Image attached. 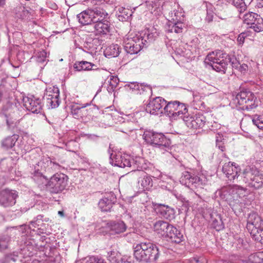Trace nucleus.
Masks as SVG:
<instances>
[{
  "mask_svg": "<svg viewBox=\"0 0 263 263\" xmlns=\"http://www.w3.org/2000/svg\"><path fill=\"white\" fill-rule=\"evenodd\" d=\"M160 245L150 242H142L133 246L134 256L141 263H155L160 256Z\"/></svg>",
  "mask_w": 263,
  "mask_h": 263,
  "instance_id": "f257e3e1",
  "label": "nucleus"
},
{
  "mask_svg": "<svg viewBox=\"0 0 263 263\" xmlns=\"http://www.w3.org/2000/svg\"><path fill=\"white\" fill-rule=\"evenodd\" d=\"M154 227L155 231L167 241L179 243L183 240L180 231L167 222L159 220L154 224Z\"/></svg>",
  "mask_w": 263,
  "mask_h": 263,
  "instance_id": "f03ea898",
  "label": "nucleus"
},
{
  "mask_svg": "<svg viewBox=\"0 0 263 263\" xmlns=\"http://www.w3.org/2000/svg\"><path fill=\"white\" fill-rule=\"evenodd\" d=\"M143 136L144 141L153 147H158L165 152L171 149V140L162 133L157 132L153 129H145Z\"/></svg>",
  "mask_w": 263,
  "mask_h": 263,
  "instance_id": "7ed1b4c3",
  "label": "nucleus"
},
{
  "mask_svg": "<svg viewBox=\"0 0 263 263\" xmlns=\"http://www.w3.org/2000/svg\"><path fill=\"white\" fill-rule=\"evenodd\" d=\"M234 101L239 105H242V109L247 110L256 108L258 104L257 98L255 95L249 89L245 87H240L239 91L237 93Z\"/></svg>",
  "mask_w": 263,
  "mask_h": 263,
  "instance_id": "20e7f679",
  "label": "nucleus"
},
{
  "mask_svg": "<svg viewBox=\"0 0 263 263\" xmlns=\"http://www.w3.org/2000/svg\"><path fill=\"white\" fill-rule=\"evenodd\" d=\"M68 176L63 173H56L51 176L46 184V189L51 194H59L66 189Z\"/></svg>",
  "mask_w": 263,
  "mask_h": 263,
  "instance_id": "39448f33",
  "label": "nucleus"
},
{
  "mask_svg": "<svg viewBox=\"0 0 263 263\" xmlns=\"http://www.w3.org/2000/svg\"><path fill=\"white\" fill-rule=\"evenodd\" d=\"M0 114L5 118L9 129H13L17 127L18 123L17 110L16 107L12 103L8 102L4 105Z\"/></svg>",
  "mask_w": 263,
  "mask_h": 263,
  "instance_id": "423d86ee",
  "label": "nucleus"
},
{
  "mask_svg": "<svg viewBox=\"0 0 263 263\" xmlns=\"http://www.w3.org/2000/svg\"><path fill=\"white\" fill-rule=\"evenodd\" d=\"M89 104L88 103L82 107H79L76 105H71L70 108L71 112L74 118L84 122H87V119H90L91 116V112L93 109H97L98 110V108L96 105H92L89 108H85Z\"/></svg>",
  "mask_w": 263,
  "mask_h": 263,
  "instance_id": "0eeeda50",
  "label": "nucleus"
},
{
  "mask_svg": "<svg viewBox=\"0 0 263 263\" xmlns=\"http://www.w3.org/2000/svg\"><path fill=\"white\" fill-rule=\"evenodd\" d=\"M243 22L256 32L263 31V18L257 13L251 12L243 16Z\"/></svg>",
  "mask_w": 263,
  "mask_h": 263,
  "instance_id": "6e6552de",
  "label": "nucleus"
},
{
  "mask_svg": "<svg viewBox=\"0 0 263 263\" xmlns=\"http://www.w3.org/2000/svg\"><path fill=\"white\" fill-rule=\"evenodd\" d=\"M183 120L189 128L193 129L202 128L206 122L205 117L201 114L184 116Z\"/></svg>",
  "mask_w": 263,
  "mask_h": 263,
  "instance_id": "1a4fd4ad",
  "label": "nucleus"
},
{
  "mask_svg": "<svg viewBox=\"0 0 263 263\" xmlns=\"http://www.w3.org/2000/svg\"><path fill=\"white\" fill-rule=\"evenodd\" d=\"M143 41V38L137 36L127 39L124 41V49L127 53L137 54L142 49V45L144 44Z\"/></svg>",
  "mask_w": 263,
  "mask_h": 263,
  "instance_id": "9d476101",
  "label": "nucleus"
},
{
  "mask_svg": "<svg viewBox=\"0 0 263 263\" xmlns=\"http://www.w3.org/2000/svg\"><path fill=\"white\" fill-rule=\"evenodd\" d=\"M166 101L162 97H156L146 105L145 111L152 115H158L164 112L163 107Z\"/></svg>",
  "mask_w": 263,
  "mask_h": 263,
  "instance_id": "9b49d317",
  "label": "nucleus"
},
{
  "mask_svg": "<svg viewBox=\"0 0 263 263\" xmlns=\"http://www.w3.org/2000/svg\"><path fill=\"white\" fill-rule=\"evenodd\" d=\"M16 192L8 189L0 192V205L4 207L12 206L16 203Z\"/></svg>",
  "mask_w": 263,
  "mask_h": 263,
  "instance_id": "f8f14e48",
  "label": "nucleus"
},
{
  "mask_svg": "<svg viewBox=\"0 0 263 263\" xmlns=\"http://www.w3.org/2000/svg\"><path fill=\"white\" fill-rule=\"evenodd\" d=\"M46 100L47 105L51 108H55L59 106L61 102L60 99V90L58 87H53L51 91H47L43 97Z\"/></svg>",
  "mask_w": 263,
  "mask_h": 263,
  "instance_id": "ddd939ff",
  "label": "nucleus"
},
{
  "mask_svg": "<svg viewBox=\"0 0 263 263\" xmlns=\"http://www.w3.org/2000/svg\"><path fill=\"white\" fill-rule=\"evenodd\" d=\"M151 165L146 160L141 157H136L134 158H132V165L129 170L131 172H136L139 173L146 174L144 171H147Z\"/></svg>",
  "mask_w": 263,
  "mask_h": 263,
  "instance_id": "4468645a",
  "label": "nucleus"
},
{
  "mask_svg": "<svg viewBox=\"0 0 263 263\" xmlns=\"http://www.w3.org/2000/svg\"><path fill=\"white\" fill-rule=\"evenodd\" d=\"M153 204L157 213L164 219L171 221L175 218L176 212L173 208L164 204L159 203Z\"/></svg>",
  "mask_w": 263,
  "mask_h": 263,
  "instance_id": "2eb2a0df",
  "label": "nucleus"
},
{
  "mask_svg": "<svg viewBox=\"0 0 263 263\" xmlns=\"http://www.w3.org/2000/svg\"><path fill=\"white\" fill-rule=\"evenodd\" d=\"M181 14V12H176L175 13V18H173V22H171L168 25V30L170 32H174L176 33H181L182 32L184 25L183 23L184 21V16L182 15V18H181L180 15Z\"/></svg>",
  "mask_w": 263,
  "mask_h": 263,
  "instance_id": "dca6fc26",
  "label": "nucleus"
},
{
  "mask_svg": "<svg viewBox=\"0 0 263 263\" xmlns=\"http://www.w3.org/2000/svg\"><path fill=\"white\" fill-rule=\"evenodd\" d=\"M24 106L29 111L32 113H39L42 109L41 101L39 98L35 99L25 98L23 99Z\"/></svg>",
  "mask_w": 263,
  "mask_h": 263,
  "instance_id": "f3484780",
  "label": "nucleus"
},
{
  "mask_svg": "<svg viewBox=\"0 0 263 263\" xmlns=\"http://www.w3.org/2000/svg\"><path fill=\"white\" fill-rule=\"evenodd\" d=\"M106 228L110 234H119L125 232L127 226L123 221H110L106 223Z\"/></svg>",
  "mask_w": 263,
  "mask_h": 263,
  "instance_id": "a211bd4d",
  "label": "nucleus"
},
{
  "mask_svg": "<svg viewBox=\"0 0 263 263\" xmlns=\"http://www.w3.org/2000/svg\"><path fill=\"white\" fill-rule=\"evenodd\" d=\"M226 58L221 60L213 61L212 62L207 63L208 65L211 66L213 69L217 72H226L229 62L231 61L230 55H226Z\"/></svg>",
  "mask_w": 263,
  "mask_h": 263,
  "instance_id": "6ab92c4d",
  "label": "nucleus"
},
{
  "mask_svg": "<svg viewBox=\"0 0 263 263\" xmlns=\"http://www.w3.org/2000/svg\"><path fill=\"white\" fill-rule=\"evenodd\" d=\"M261 218L256 212L250 213L248 216L246 228L249 232L260 226Z\"/></svg>",
  "mask_w": 263,
  "mask_h": 263,
  "instance_id": "aec40b11",
  "label": "nucleus"
},
{
  "mask_svg": "<svg viewBox=\"0 0 263 263\" xmlns=\"http://www.w3.org/2000/svg\"><path fill=\"white\" fill-rule=\"evenodd\" d=\"M73 68L77 71H89L98 69L97 65L86 61H76L73 64Z\"/></svg>",
  "mask_w": 263,
  "mask_h": 263,
  "instance_id": "412c9836",
  "label": "nucleus"
},
{
  "mask_svg": "<svg viewBox=\"0 0 263 263\" xmlns=\"http://www.w3.org/2000/svg\"><path fill=\"white\" fill-rule=\"evenodd\" d=\"M177 103L178 101L167 102L163 107L164 112L170 117H172L175 120L178 119L176 109Z\"/></svg>",
  "mask_w": 263,
  "mask_h": 263,
  "instance_id": "4be33fe9",
  "label": "nucleus"
},
{
  "mask_svg": "<svg viewBox=\"0 0 263 263\" xmlns=\"http://www.w3.org/2000/svg\"><path fill=\"white\" fill-rule=\"evenodd\" d=\"M95 23H96L95 26L97 28V35H106L110 32V24L108 21L104 20L100 21H98V22L96 21Z\"/></svg>",
  "mask_w": 263,
  "mask_h": 263,
  "instance_id": "5701e85b",
  "label": "nucleus"
},
{
  "mask_svg": "<svg viewBox=\"0 0 263 263\" xmlns=\"http://www.w3.org/2000/svg\"><path fill=\"white\" fill-rule=\"evenodd\" d=\"M233 163L231 162L226 163L222 167V172L230 180H234L237 175V168L235 166L234 170L233 166L235 165Z\"/></svg>",
  "mask_w": 263,
  "mask_h": 263,
  "instance_id": "b1692460",
  "label": "nucleus"
},
{
  "mask_svg": "<svg viewBox=\"0 0 263 263\" xmlns=\"http://www.w3.org/2000/svg\"><path fill=\"white\" fill-rule=\"evenodd\" d=\"M89 15H90V10L88 9L78 14L77 15V18L79 22L83 25H87L93 21H97V20L94 18V17Z\"/></svg>",
  "mask_w": 263,
  "mask_h": 263,
  "instance_id": "393cba45",
  "label": "nucleus"
},
{
  "mask_svg": "<svg viewBox=\"0 0 263 263\" xmlns=\"http://www.w3.org/2000/svg\"><path fill=\"white\" fill-rule=\"evenodd\" d=\"M107 258L111 263H120L122 260L121 253L114 247H111L107 252Z\"/></svg>",
  "mask_w": 263,
  "mask_h": 263,
  "instance_id": "a878e982",
  "label": "nucleus"
},
{
  "mask_svg": "<svg viewBox=\"0 0 263 263\" xmlns=\"http://www.w3.org/2000/svg\"><path fill=\"white\" fill-rule=\"evenodd\" d=\"M18 138V135L15 134L6 138L2 141V147L6 150L12 148L15 145Z\"/></svg>",
  "mask_w": 263,
  "mask_h": 263,
  "instance_id": "bb28decb",
  "label": "nucleus"
},
{
  "mask_svg": "<svg viewBox=\"0 0 263 263\" xmlns=\"http://www.w3.org/2000/svg\"><path fill=\"white\" fill-rule=\"evenodd\" d=\"M226 55H229L228 54L221 50H215L210 52L206 57L205 60H208L212 62L213 61H217L226 58Z\"/></svg>",
  "mask_w": 263,
  "mask_h": 263,
  "instance_id": "cd10ccee",
  "label": "nucleus"
},
{
  "mask_svg": "<svg viewBox=\"0 0 263 263\" xmlns=\"http://www.w3.org/2000/svg\"><path fill=\"white\" fill-rule=\"evenodd\" d=\"M132 11L128 9L119 7L117 11L116 15L119 21L124 22L127 21L132 16Z\"/></svg>",
  "mask_w": 263,
  "mask_h": 263,
  "instance_id": "c85d7f7f",
  "label": "nucleus"
},
{
  "mask_svg": "<svg viewBox=\"0 0 263 263\" xmlns=\"http://www.w3.org/2000/svg\"><path fill=\"white\" fill-rule=\"evenodd\" d=\"M90 16L94 17L97 22L105 20L108 16L107 13L104 10L100 8H95L93 9H90Z\"/></svg>",
  "mask_w": 263,
  "mask_h": 263,
  "instance_id": "c756f323",
  "label": "nucleus"
},
{
  "mask_svg": "<svg viewBox=\"0 0 263 263\" xmlns=\"http://www.w3.org/2000/svg\"><path fill=\"white\" fill-rule=\"evenodd\" d=\"M250 233L253 239L261 244L263 243V227L259 226Z\"/></svg>",
  "mask_w": 263,
  "mask_h": 263,
  "instance_id": "7c9ffc66",
  "label": "nucleus"
},
{
  "mask_svg": "<svg viewBox=\"0 0 263 263\" xmlns=\"http://www.w3.org/2000/svg\"><path fill=\"white\" fill-rule=\"evenodd\" d=\"M211 218L212 221L211 226L212 228L215 229L217 231H219L224 229V223L220 215L216 214L215 217L212 216H211Z\"/></svg>",
  "mask_w": 263,
  "mask_h": 263,
  "instance_id": "2f4dec72",
  "label": "nucleus"
},
{
  "mask_svg": "<svg viewBox=\"0 0 263 263\" xmlns=\"http://www.w3.org/2000/svg\"><path fill=\"white\" fill-rule=\"evenodd\" d=\"M128 86L129 87L130 89L139 91L142 90L143 91H148L151 93L152 92V88L151 86L148 85H144V83L139 84L137 82H133L130 83V84H129ZM140 93H141V91H140Z\"/></svg>",
  "mask_w": 263,
  "mask_h": 263,
  "instance_id": "473e14b6",
  "label": "nucleus"
},
{
  "mask_svg": "<svg viewBox=\"0 0 263 263\" xmlns=\"http://www.w3.org/2000/svg\"><path fill=\"white\" fill-rule=\"evenodd\" d=\"M249 186L258 190L263 187V176L255 175L253 177L252 181L249 183Z\"/></svg>",
  "mask_w": 263,
  "mask_h": 263,
  "instance_id": "72a5a7b5",
  "label": "nucleus"
},
{
  "mask_svg": "<svg viewBox=\"0 0 263 263\" xmlns=\"http://www.w3.org/2000/svg\"><path fill=\"white\" fill-rule=\"evenodd\" d=\"M145 174H143V177L140 181L139 180L138 183H141V185L143 189L146 190H149L153 186V181L152 179V176L145 175Z\"/></svg>",
  "mask_w": 263,
  "mask_h": 263,
  "instance_id": "f704fd0d",
  "label": "nucleus"
},
{
  "mask_svg": "<svg viewBox=\"0 0 263 263\" xmlns=\"http://www.w3.org/2000/svg\"><path fill=\"white\" fill-rule=\"evenodd\" d=\"M204 185L205 183L203 182V180L200 177L194 175L192 176L191 179H190V182H189V184L187 185L188 186H194L199 189H203Z\"/></svg>",
  "mask_w": 263,
  "mask_h": 263,
  "instance_id": "c9c22d12",
  "label": "nucleus"
},
{
  "mask_svg": "<svg viewBox=\"0 0 263 263\" xmlns=\"http://www.w3.org/2000/svg\"><path fill=\"white\" fill-rule=\"evenodd\" d=\"M121 51V48L118 44L109 46L106 50V54L114 58L118 57Z\"/></svg>",
  "mask_w": 263,
  "mask_h": 263,
  "instance_id": "e433bc0d",
  "label": "nucleus"
},
{
  "mask_svg": "<svg viewBox=\"0 0 263 263\" xmlns=\"http://www.w3.org/2000/svg\"><path fill=\"white\" fill-rule=\"evenodd\" d=\"M226 140L222 134L218 133L216 135V146L221 152H225Z\"/></svg>",
  "mask_w": 263,
  "mask_h": 263,
  "instance_id": "4c0bfd02",
  "label": "nucleus"
},
{
  "mask_svg": "<svg viewBox=\"0 0 263 263\" xmlns=\"http://www.w3.org/2000/svg\"><path fill=\"white\" fill-rule=\"evenodd\" d=\"M108 199L103 198L98 203V206L102 212H110L114 204L109 202Z\"/></svg>",
  "mask_w": 263,
  "mask_h": 263,
  "instance_id": "58836bf2",
  "label": "nucleus"
},
{
  "mask_svg": "<svg viewBox=\"0 0 263 263\" xmlns=\"http://www.w3.org/2000/svg\"><path fill=\"white\" fill-rule=\"evenodd\" d=\"M11 237L7 234H0V251L2 252L8 248Z\"/></svg>",
  "mask_w": 263,
  "mask_h": 263,
  "instance_id": "ea45409f",
  "label": "nucleus"
},
{
  "mask_svg": "<svg viewBox=\"0 0 263 263\" xmlns=\"http://www.w3.org/2000/svg\"><path fill=\"white\" fill-rule=\"evenodd\" d=\"M176 109L178 119L183 120L184 116H187L186 114H187V108L184 103L179 101V103H177Z\"/></svg>",
  "mask_w": 263,
  "mask_h": 263,
  "instance_id": "a19ab883",
  "label": "nucleus"
},
{
  "mask_svg": "<svg viewBox=\"0 0 263 263\" xmlns=\"http://www.w3.org/2000/svg\"><path fill=\"white\" fill-rule=\"evenodd\" d=\"M227 2L229 4L235 6L240 13L244 12L247 9L245 0H228Z\"/></svg>",
  "mask_w": 263,
  "mask_h": 263,
  "instance_id": "79ce46f5",
  "label": "nucleus"
},
{
  "mask_svg": "<svg viewBox=\"0 0 263 263\" xmlns=\"http://www.w3.org/2000/svg\"><path fill=\"white\" fill-rule=\"evenodd\" d=\"M18 258V255L15 253H8L0 258V263H15Z\"/></svg>",
  "mask_w": 263,
  "mask_h": 263,
  "instance_id": "37998d69",
  "label": "nucleus"
},
{
  "mask_svg": "<svg viewBox=\"0 0 263 263\" xmlns=\"http://www.w3.org/2000/svg\"><path fill=\"white\" fill-rule=\"evenodd\" d=\"M248 260L250 263H262L263 262V252H258L250 255Z\"/></svg>",
  "mask_w": 263,
  "mask_h": 263,
  "instance_id": "c03bdc74",
  "label": "nucleus"
},
{
  "mask_svg": "<svg viewBox=\"0 0 263 263\" xmlns=\"http://www.w3.org/2000/svg\"><path fill=\"white\" fill-rule=\"evenodd\" d=\"M243 181L246 183H250L252 181L253 176V168L250 167L246 168L242 173Z\"/></svg>",
  "mask_w": 263,
  "mask_h": 263,
  "instance_id": "a18cd8bd",
  "label": "nucleus"
},
{
  "mask_svg": "<svg viewBox=\"0 0 263 263\" xmlns=\"http://www.w3.org/2000/svg\"><path fill=\"white\" fill-rule=\"evenodd\" d=\"M121 162L120 163V167L125 168V167H127L130 169V165H132V158L126 155H121Z\"/></svg>",
  "mask_w": 263,
  "mask_h": 263,
  "instance_id": "49530a36",
  "label": "nucleus"
},
{
  "mask_svg": "<svg viewBox=\"0 0 263 263\" xmlns=\"http://www.w3.org/2000/svg\"><path fill=\"white\" fill-rule=\"evenodd\" d=\"M252 122L259 129L263 130V116L258 115H253Z\"/></svg>",
  "mask_w": 263,
  "mask_h": 263,
  "instance_id": "de8ad7c7",
  "label": "nucleus"
},
{
  "mask_svg": "<svg viewBox=\"0 0 263 263\" xmlns=\"http://www.w3.org/2000/svg\"><path fill=\"white\" fill-rule=\"evenodd\" d=\"M121 155L120 154H115L114 155L112 153L110 154L109 160L110 163L112 165H114L116 166H118L120 167V159H121Z\"/></svg>",
  "mask_w": 263,
  "mask_h": 263,
  "instance_id": "09e8293b",
  "label": "nucleus"
},
{
  "mask_svg": "<svg viewBox=\"0 0 263 263\" xmlns=\"http://www.w3.org/2000/svg\"><path fill=\"white\" fill-rule=\"evenodd\" d=\"M159 33L155 28H152L151 30H148L145 35H146L147 40L149 42L154 41L159 35Z\"/></svg>",
  "mask_w": 263,
  "mask_h": 263,
  "instance_id": "8fccbe9b",
  "label": "nucleus"
},
{
  "mask_svg": "<svg viewBox=\"0 0 263 263\" xmlns=\"http://www.w3.org/2000/svg\"><path fill=\"white\" fill-rule=\"evenodd\" d=\"M29 57V52L25 51H19L17 54V59L22 63L27 61Z\"/></svg>",
  "mask_w": 263,
  "mask_h": 263,
  "instance_id": "3c124183",
  "label": "nucleus"
},
{
  "mask_svg": "<svg viewBox=\"0 0 263 263\" xmlns=\"http://www.w3.org/2000/svg\"><path fill=\"white\" fill-rule=\"evenodd\" d=\"M214 12L213 10V7L211 6L210 7H207L206 15L205 18V21L208 23L213 21Z\"/></svg>",
  "mask_w": 263,
  "mask_h": 263,
  "instance_id": "603ef678",
  "label": "nucleus"
},
{
  "mask_svg": "<svg viewBox=\"0 0 263 263\" xmlns=\"http://www.w3.org/2000/svg\"><path fill=\"white\" fill-rule=\"evenodd\" d=\"M218 194L222 199L228 201L230 199L229 198V191L228 189H223L218 192Z\"/></svg>",
  "mask_w": 263,
  "mask_h": 263,
  "instance_id": "864d4df0",
  "label": "nucleus"
},
{
  "mask_svg": "<svg viewBox=\"0 0 263 263\" xmlns=\"http://www.w3.org/2000/svg\"><path fill=\"white\" fill-rule=\"evenodd\" d=\"M47 52L43 50L39 52L36 57V60L39 63H43L46 61L47 58Z\"/></svg>",
  "mask_w": 263,
  "mask_h": 263,
  "instance_id": "5fc2aeb1",
  "label": "nucleus"
},
{
  "mask_svg": "<svg viewBox=\"0 0 263 263\" xmlns=\"http://www.w3.org/2000/svg\"><path fill=\"white\" fill-rule=\"evenodd\" d=\"M103 198L106 199V200L108 199V201L114 204H115L117 201V198L116 195L113 192H111L108 193H105V195Z\"/></svg>",
  "mask_w": 263,
  "mask_h": 263,
  "instance_id": "6e6d98bb",
  "label": "nucleus"
},
{
  "mask_svg": "<svg viewBox=\"0 0 263 263\" xmlns=\"http://www.w3.org/2000/svg\"><path fill=\"white\" fill-rule=\"evenodd\" d=\"M96 22V21H93L90 24L85 25V29L87 32L94 33L96 35H97V28H96V27L95 26V24H96L95 23Z\"/></svg>",
  "mask_w": 263,
  "mask_h": 263,
  "instance_id": "4d7b16f0",
  "label": "nucleus"
},
{
  "mask_svg": "<svg viewBox=\"0 0 263 263\" xmlns=\"http://www.w3.org/2000/svg\"><path fill=\"white\" fill-rule=\"evenodd\" d=\"M85 263H106L104 260L95 256L90 257Z\"/></svg>",
  "mask_w": 263,
  "mask_h": 263,
  "instance_id": "13d9d810",
  "label": "nucleus"
},
{
  "mask_svg": "<svg viewBox=\"0 0 263 263\" xmlns=\"http://www.w3.org/2000/svg\"><path fill=\"white\" fill-rule=\"evenodd\" d=\"M91 40H92V39H88L86 40L84 44V48L88 50L95 49L96 48V47L93 46V43Z\"/></svg>",
  "mask_w": 263,
  "mask_h": 263,
  "instance_id": "bf43d9fd",
  "label": "nucleus"
},
{
  "mask_svg": "<svg viewBox=\"0 0 263 263\" xmlns=\"http://www.w3.org/2000/svg\"><path fill=\"white\" fill-rule=\"evenodd\" d=\"M247 36V34L246 32H242L239 34L237 40L239 45H242L244 43L245 39Z\"/></svg>",
  "mask_w": 263,
  "mask_h": 263,
  "instance_id": "052dcab7",
  "label": "nucleus"
},
{
  "mask_svg": "<svg viewBox=\"0 0 263 263\" xmlns=\"http://www.w3.org/2000/svg\"><path fill=\"white\" fill-rule=\"evenodd\" d=\"M192 176L193 175H192L191 174H190L188 172H185L183 174V175L182 176L183 178L182 179V180H183V179L185 180V184L186 185L187 184V183L189 184V182H190V179H191Z\"/></svg>",
  "mask_w": 263,
  "mask_h": 263,
  "instance_id": "680f3d73",
  "label": "nucleus"
},
{
  "mask_svg": "<svg viewBox=\"0 0 263 263\" xmlns=\"http://www.w3.org/2000/svg\"><path fill=\"white\" fill-rule=\"evenodd\" d=\"M43 216L42 215H37L35 218V220H33V221H32L30 222V224L33 226V227H35V224H37V226L39 225V223H37V222L38 223H40V221L41 220V221H43Z\"/></svg>",
  "mask_w": 263,
  "mask_h": 263,
  "instance_id": "e2e57ef3",
  "label": "nucleus"
},
{
  "mask_svg": "<svg viewBox=\"0 0 263 263\" xmlns=\"http://www.w3.org/2000/svg\"><path fill=\"white\" fill-rule=\"evenodd\" d=\"M110 80V81L109 82V84L114 85V84H115V87L117 86V85H118V84L119 82V80L117 76H111Z\"/></svg>",
  "mask_w": 263,
  "mask_h": 263,
  "instance_id": "0e129e2a",
  "label": "nucleus"
},
{
  "mask_svg": "<svg viewBox=\"0 0 263 263\" xmlns=\"http://www.w3.org/2000/svg\"><path fill=\"white\" fill-rule=\"evenodd\" d=\"M229 63H231L232 67L237 68H238V65L240 64L239 61L237 60L236 58H232L231 61L229 62Z\"/></svg>",
  "mask_w": 263,
  "mask_h": 263,
  "instance_id": "69168bd1",
  "label": "nucleus"
},
{
  "mask_svg": "<svg viewBox=\"0 0 263 263\" xmlns=\"http://www.w3.org/2000/svg\"><path fill=\"white\" fill-rule=\"evenodd\" d=\"M39 166V164H37V166L34 167V171L33 173V175L37 177H40L43 176V172L41 170H40L37 167Z\"/></svg>",
  "mask_w": 263,
  "mask_h": 263,
  "instance_id": "338daca9",
  "label": "nucleus"
},
{
  "mask_svg": "<svg viewBox=\"0 0 263 263\" xmlns=\"http://www.w3.org/2000/svg\"><path fill=\"white\" fill-rule=\"evenodd\" d=\"M255 7L258 8H263V0H255Z\"/></svg>",
  "mask_w": 263,
  "mask_h": 263,
  "instance_id": "774afa93",
  "label": "nucleus"
}]
</instances>
